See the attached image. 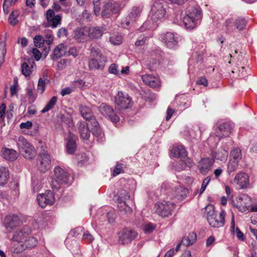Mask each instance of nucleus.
Wrapping results in <instances>:
<instances>
[{"instance_id":"1","label":"nucleus","mask_w":257,"mask_h":257,"mask_svg":"<svg viewBox=\"0 0 257 257\" xmlns=\"http://www.w3.org/2000/svg\"><path fill=\"white\" fill-rule=\"evenodd\" d=\"M203 213L206 215L209 224L212 227L218 228L224 226L225 223V212L221 210L218 215L216 213L212 205L206 206L203 210Z\"/></svg>"},{"instance_id":"2","label":"nucleus","mask_w":257,"mask_h":257,"mask_svg":"<svg viewBox=\"0 0 257 257\" xmlns=\"http://www.w3.org/2000/svg\"><path fill=\"white\" fill-rule=\"evenodd\" d=\"M54 176L52 178L51 186L53 191L59 190L63 184L68 183L69 174L63 168L60 166H56L53 170Z\"/></svg>"},{"instance_id":"3","label":"nucleus","mask_w":257,"mask_h":257,"mask_svg":"<svg viewBox=\"0 0 257 257\" xmlns=\"http://www.w3.org/2000/svg\"><path fill=\"white\" fill-rule=\"evenodd\" d=\"M90 57L88 65L90 69H102L104 67L107 61L106 57L98 49L92 48Z\"/></svg>"},{"instance_id":"4","label":"nucleus","mask_w":257,"mask_h":257,"mask_svg":"<svg viewBox=\"0 0 257 257\" xmlns=\"http://www.w3.org/2000/svg\"><path fill=\"white\" fill-rule=\"evenodd\" d=\"M201 11L196 8H191L183 18L182 22L186 29L192 30L195 28L198 21L201 18Z\"/></svg>"},{"instance_id":"5","label":"nucleus","mask_w":257,"mask_h":257,"mask_svg":"<svg viewBox=\"0 0 257 257\" xmlns=\"http://www.w3.org/2000/svg\"><path fill=\"white\" fill-rule=\"evenodd\" d=\"M17 145L21 154L27 159L35 157L36 153L34 148L22 136L19 138Z\"/></svg>"},{"instance_id":"6","label":"nucleus","mask_w":257,"mask_h":257,"mask_svg":"<svg viewBox=\"0 0 257 257\" xmlns=\"http://www.w3.org/2000/svg\"><path fill=\"white\" fill-rule=\"evenodd\" d=\"M115 108L118 110L128 109L132 106L131 98L127 93L119 91L114 97Z\"/></svg>"},{"instance_id":"7","label":"nucleus","mask_w":257,"mask_h":257,"mask_svg":"<svg viewBox=\"0 0 257 257\" xmlns=\"http://www.w3.org/2000/svg\"><path fill=\"white\" fill-rule=\"evenodd\" d=\"M164 2L163 0H156L153 3L151 11V19L154 22H157L163 19L165 14L166 11L164 7Z\"/></svg>"},{"instance_id":"8","label":"nucleus","mask_w":257,"mask_h":257,"mask_svg":"<svg viewBox=\"0 0 257 257\" xmlns=\"http://www.w3.org/2000/svg\"><path fill=\"white\" fill-rule=\"evenodd\" d=\"M31 230L28 226H24L22 229L15 231L11 239V251L12 252V249L14 245H18L23 243L28 235L31 234Z\"/></svg>"},{"instance_id":"9","label":"nucleus","mask_w":257,"mask_h":257,"mask_svg":"<svg viewBox=\"0 0 257 257\" xmlns=\"http://www.w3.org/2000/svg\"><path fill=\"white\" fill-rule=\"evenodd\" d=\"M38 244V240L30 234L28 235L23 243L18 245H14L12 252L14 253H20L27 249H32Z\"/></svg>"},{"instance_id":"10","label":"nucleus","mask_w":257,"mask_h":257,"mask_svg":"<svg viewBox=\"0 0 257 257\" xmlns=\"http://www.w3.org/2000/svg\"><path fill=\"white\" fill-rule=\"evenodd\" d=\"M51 159L48 152L41 151L37 158V165L38 170L41 172H46L51 168Z\"/></svg>"},{"instance_id":"11","label":"nucleus","mask_w":257,"mask_h":257,"mask_svg":"<svg viewBox=\"0 0 257 257\" xmlns=\"http://www.w3.org/2000/svg\"><path fill=\"white\" fill-rule=\"evenodd\" d=\"M156 212L162 217H168L171 215L175 208V204L172 202L163 201L156 204Z\"/></svg>"},{"instance_id":"12","label":"nucleus","mask_w":257,"mask_h":257,"mask_svg":"<svg viewBox=\"0 0 257 257\" xmlns=\"http://www.w3.org/2000/svg\"><path fill=\"white\" fill-rule=\"evenodd\" d=\"M231 123L227 121L219 120L216 124L215 135L219 139L224 137H228L232 130Z\"/></svg>"},{"instance_id":"13","label":"nucleus","mask_w":257,"mask_h":257,"mask_svg":"<svg viewBox=\"0 0 257 257\" xmlns=\"http://www.w3.org/2000/svg\"><path fill=\"white\" fill-rule=\"evenodd\" d=\"M138 235V233L134 230L124 228L119 233V243L123 245L130 243Z\"/></svg>"},{"instance_id":"14","label":"nucleus","mask_w":257,"mask_h":257,"mask_svg":"<svg viewBox=\"0 0 257 257\" xmlns=\"http://www.w3.org/2000/svg\"><path fill=\"white\" fill-rule=\"evenodd\" d=\"M47 23L45 24V27L55 28L61 24L62 16L60 15H56L54 10L49 9L46 13Z\"/></svg>"},{"instance_id":"15","label":"nucleus","mask_w":257,"mask_h":257,"mask_svg":"<svg viewBox=\"0 0 257 257\" xmlns=\"http://www.w3.org/2000/svg\"><path fill=\"white\" fill-rule=\"evenodd\" d=\"M37 200L39 205L42 208H44L47 205H52L55 201V198L53 193L50 190H47L44 194H39Z\"/></svg>"},{"instance_id":"16","label":"nucleus","mask_w":257,"mask_h":257,"mask_svg":"<svg viewBox=\"0 0 257 257\" xmlns=\"http://www.w3.org/2000/svg\"><path fill=\"white\" fill-rule=\"evenodd\" d=\"M163 42L167 47L170 49H175L178 46L179 37L177 34L167 32L162 36Z\"/></svg>"},{"instance_id":"17","label":"nucleus","mask_w":257,"mask_h":257,"mask_svg":"<svg viewBox=\"0 0 257 257\" xmlns=\"http://www.w3.org/2000/svg\"><path fill=\"white\" fill-rule=\"evenodd\" d=\"M99 110L102 115L108 117L112 122L115 123L119 120V116L114 113L110 106L102 103L99 107Z\"/></svg>"},{"instance_id":"18","label":"nucleus","mask_w":257,"mask_h":257,"mask_svg":"<svg viewBox=\"0 0 257 257\" xmlns=\"http://www.w3.org/2000/svg\"><path fill=\"white\" fill-rule=\"evenodd\" d=\"M21 224V221L17 215H10L5 218V225L9 231L19 226Z\"/></svg>"},{"instance_id":"19","label":"nucleus","mask_w":257,"mask_h":257,"mask_svg":"<svg viewBox=\"0 0 257 257\" xmlns=\"http://www.w3.org/2000/svg\"><path fill=\"white\" fill-rule=\"evenodd\" d=\"M234 182L238 186L240 189H245L249 186L248 175L242 172L236 174L234 179Z\"/></svg>"},{"instance_id":"20","label":"nucleus","mask_w":257,"mask_h":257,"mask_svg":"<svg viewBox=\"0 0 257 257\" xmlns=\"http://www.w3.org/2000/svg\"><path fill=\"white\" fill-rule=\"evenodd\" d=\"M251 202V200L249 196L246 194H242L237 199L236 207L240 211L244 212L248 209Z\"/></svg>"},{"instance_id":"21","label":"nucleus","mask_w":257,"mask_h":257,"mask_svg":"<svg viewBox=\"0 0 257 257\" xmlns=\"http://www.w3.org/2000/svg\"><path fill=\"white\" fill-rule=\"evenodd\" d=\"M214 160L209 158H205L201 159L198 164V169L203 175H206L211 169L214 163Z\"/></svg>"},{"instance_id":"22","label":"nucleus","mask_w":257,"mask_h":257,"mask_svg":"<svg viewBox=\"0 0 257 257\" xmlns=\"http://www.w3.org/2000/svg\"><path fill=\"white\" fill-rule=\"evenodd\" d=\"M77 137L75 135L69 132L66 138V145L67 153L69 154H73L76 150V142Z\"/></svg>"},{"instance_id":"23","label":"nucleus","mask_w":257,"mask_h":257,"mask_svg":"<svg viewBox=\"0 0 257 257\" xmlns=\"http://www.w3.org/2000/svg\"><path fill=\"white\" fill-rule=\"evenodd\" d=\"M142 80L143 82L149 86L156 88L160 86L159 79L151 74H145L142 76Z\"/></svg>"},{"instance_id":"24","label":"nucleus","mask_w":257,"mask_h":257,"mask_svg":"<svg viewBox=\"0 0 257 257\" xmlns=\"http://www.w3.org/2000/svg\"><path fill=\"white\" fill-rule=\"evenodd\" d=\"M88 28H77L74 31V38L79 42H83L88 36Z\"/></svg>"},{"instance_id":"25","label":"nucleus","mask_w":257,"mask_h":257,"mask_svg":"<svg viewBox=\"0 0 257 257\" xmlns=\"http://www.w3.org/2000/svg\"><path fill=\"white\" fill-rule=\"evenodd\" d=\"M2 155L8 161H14L18 158L17 152L13 149L5 148L2 150Z\"/></svg>"},{"instance_id":"26","label":"nucleus","mask_w":257,"mask_h":257,"mask_svg":"<svg viewBox=\"0 0 257 257\" xmlns=\"http://www.w3.org/2000/svg\"><path fill=\"white\" fill-rule=\"evenodd\" d=\"M79 110L81 116L87 120L92 118L93 116L91 109L85 104L79 105Z\"/></svg>"},{"instance_id":"27","label":"nucleus","mask_w":257,"mask_h":257,"mask_svg":"<svg viewBox=\"0 0 257 257\" xmlns=\"http://www.w3.org/2000/svg\"><path fill=\"white\" fill-rule=\"evenodd\" d=\"M88 37L91 39H99L103 33L102 29L98 27L88 28Z\"/></svg>"},{"instance_id":"28","label":"nucleus","mask_w":257,"mask_h":257,"mask_svg":"<svg viewBox=\"0 0 257 257\" xmlns=\"http://www.w3.org/2000/svg\"><path fill=\"white\" fill-rule=\"evenodd\" d=\"M10 178L9 169L6 167H0V186H4L7 184Z\"/></svg>"},{"instance_id":"29","label":"nucleus","mask_w":257,"mask_h":257,"mask_svg":"<svg viewBox=\"0 0 257 257\" xmlns=\"http://www.w3.org/2000/svg\"><path fill=\"white\" fill-rule=\"evenodd\" d=\"M171 152L173 157L177 158H185L187 155L186 150L182 146H178L173 148L171 150Z\"/></svg>"},{"instance_id":"30","label":"nucleus","mask_w":257,"mask_h":257,"mask_svg":"<svg viewBox=\"0 0 257 257\" xmlns=\"http://www.w3.org/2000/svg\"><path fill=\"white\" fill-rule=\"evenodd\" d=\"M78 130L80 138L83 140H88L90 136V131L88 126L84 123L80 122Z\"/></svg>"},{"instance_id":"31","label":"nucleus","mask_w":257,"mask_h":257,"mask_svg":"<svg viewBox=\"0 0 257 257\" xmlns=\"http://www.w3.org/2000/svg\"><path fill=\"white\" fill-rule=\"evenodd\" d=\"M142 11V9L141 8L137 7H134L128 16L129 21L126 22V24L128 25L130 23L136 21L140 16Z\"/></svg>"},{"instance_id":"32","label":"nucleus","mask_w":257,"mask_h":257,"mask_svg":"<svg viewBox=\"0 0 257 257\" xmlns=\"http://www.w3.org/2000/svg\"><path fill=\"white\" fill-rule=\"evenodd\" d=\"M66 48L63 44H59L57 46L53 51V54L51 56L53 60L59 58L66 53Z\"/></svg>"},{"instance_id":"33","label":"nucleus","mask_w":257,"mask_h":257,"mask_svg":"<svg viewBox=\"0 0 257 257\" xmlns=\"http://www.w3.org/2000/svg\"><path fill=\"white\" fill-rule=\"evenodd\" d=\"M212 157L216 160L225 161L228 157V152L223 148H220L216 152L212 153Z\"/></svg>"},{"instance_id":"34","label":"nucleus","mask_w":257,"mask_h":257,"mask_svg":"<svg viewBox=\"0 0 257 257\" xmlns=\"http://www.w3.org/2000/svg\"><path fill=\"white\" fill-rule=\"evenodd\" d=\"M189 193L188 189L180 186L175 191V197L178 200H183L188 196Z\"/></svg>"},{"instance_id":"35","label":"nucleus","mask_w":257,"mask_h":257,"mask_svg":"<svg viewBox=\"0 0 257 257\" xmlns=\"http://www.w3.org/2000/svg\"><path fill=\"white\" fill-rule=\"evenodd\" d=\"M242 158L241 151L239 148H234L230 152V159L239 162Z\"/></svg>"},{"instance_id":"36","label":"nucleus","mask_w":257,"mask_h":257,"mask_svg":"<svg viewBox=\"0 0 257 257\" xmlns=\"http://www.w3.org/2000/svg\"><path fill=\"white\" fill-rule=\"evenodd\" d=\"M231 232L232 233H234L236 232V236L238 239L240 240H243L244 239V235L243 233L240 230V229L236 227L235 230V222L234 220V216H232L231 220V225L230 227Z\"/></svg>"},{"instance_id":"37","label":"nucleus","mask_w":257,"mask_h":257,"mask_svg":"<svg viewBox=\"0 0 257 257\" xmlns=\"http://www.w3.org/2000/svg\"><path fill=\"white\" fill-rule=\"evenodd\" d=\"M246 21L243 18H238L234 22V27L238 30L241 31L244 29L246 26Z\"/></svg>"},{"instance_id":"38","label":"nucleus","mask_w":257,"mask_h":257,"mask_svg":"<svg viewBox=\"0 0 257 257\" xmlns=\"http://www.w3.org/2000/svg\"><path fill=\"white\" fill-rule=\"evenodd\" d=\"M117 207L119 210L124 213H130L132 211L131 207L126 205L125 201L117 200Z\"/></svg>"},{"instance_id":"39","label":"nucleus","mask_w":257,"mask_h":257,"mask_svg":"<svg viewBox=\"0 0 257 257\" xmlns=\"http://www.w3.org/2000/svg\"><path fill=\"white\" fill-rule=\"evenodd\" d=\"M57 97L56 96L52 97L49 101L44 108L41 110L42 113H45L51 110L56 104Z\"/></svg>"},{"instance_id":"40","label":"nucleus","mask_w":257,"mask_h":257,"mask_svg":"<svg viewBox=\"0 0 257 257\" xmlns=\"http://www.w3.org/2000/svg\"><path fill=\"white\" fill-rule=\"evenodd\" d=\"M239 162L229 159L227 165V172L229 174L235 172L238 166Z\"/></svg>"},{"instance_id":"41","label":"nucleus","mask_w":257,"mask_h":257,"mask_svg":"<svg viewBox=\"0 0 257 257\" xmlns=\"http://www.w3.org/2000/svg\"><path fill=\"white\" fill-rule=\"evenodd\" d=\"M124 5L121 6L119 5L118 3H114L107 4L106 5V8H109L110 10L111 11V14H116L118 13L120 10L122 8Z\"/></svg>"},{"instance_id":"42","label":"nucleus","mask_w":257,"mask_h":257,"mask_svg":"<svg viewBox=\"0 0 257 257\" xmlns=\"http://www.w3.org/2000/svg\"><path fill=\"white\" fill-rule=\"evenodd\" d=\"M6 52L7 50L5 42H0V67L5 61Z\"/></svg>"},{"instance_id":"43","label":"nucleus","mask_w":257,"mask_h":257,"mask_svg":"<svg viewBox=\"0 0 257 257\" xmlns=\"http://www.w3.org/2000/svg\"><path fill=\"white\" fill-rule=\"evenodd\" d=\"M92 133L95 137L97 138V141H99L100 142L104 141V135L99 126L98 127H96L94 130L93 129Z\"/></svg>"},{"instance_id":"44","label":"nucleus","mask_w":257,"mask_h":257,"mask_svg":"<svg viewBox=\"0 0 257 257\" xmlns=\"http://www.w3.org/2000/svg\"><path fill=\"white\" fill-rule=\"evenodd\" d=\"M234 21L232 18L227 19L223 24V27L226 32L232 31L233 30Z\"/></svg>"},{"instance_id":"45","label":"nucleus","mask_w":257,"mask_h":257,"mask_svg":"<svg viewBox=\"0 0 257 257\" xmlns=\"http://www.w3.org/2000/svg\"><path fill=\"white\" fill-rule=\"evenodd\" d=\"M71 60L70 59H63L58 62L57 68L59 70H62L69 66Z\"/></svg>"},{"instance_id":"46","label":"nucleus","mask_w":257,"mask_h":257,"mask_svg":"<svg viewBox=\"0 0 257 257\" xmlns=\"http://www.w3.org/2000/svg\"><path fill=\"white\" fill-rule=\"evenodd\" d=\"M72 87L74 90L77 88L82 89L85 86V82L82 79H78L71 83Z\"/></svg>"},{"instance_id":"47","label":"nucleus","mask_w":257,"mask_h":257,"mask_svg":"<svg viewBox=\"0 0 257 257\" xmlns=\"http://www.w3.org/2000/svg\"><path fill=\"white\" fill-rule=\"evenodd\" d=\"M109 41L111 43L117 45H119L122 42V37L119 34L113 35L109 38Z\"/></svg>"},{"instance_id":"48","label":"nucleus","mask_w":257,"mask_h":257,"mask_svg":"<svg viewBox=\"0 0 257 257\" xmlns=\"http://www.w3.org/2000/svg\"><path fill=\"white\" fill-rule=\"evenodd\" d=\"M22 73L25 76H29L32 71L30 68L29 65L27 62H24L21 65Z\"/></svg>"},{"instance_id":"49","label":"nucleus","mask_w":257,"mask_h":257,"mask_svg":"<svg viewBox=\"0 0 257 257\" xmlns=\"http://www.w3.org/2000/svg\"><path fill=\"white\" fill-rule=\"evenodd\" d=\"M35 89L34 84L29 85L26 89V92L27 95L30 99L32 100V101H34L36 99V96L34 95L33 91Z\"/></svg>"},{"instance_id":"50","label":"nucleus","mask_w":257,"mask_h":257,"mask_svg":"<svg viewBox=\"0 0 257 257\" xmlns=\"http://www.w3.org/2000/svg\"><path fill=\"white\" fill-rule=\"evenodd\" d=\"M45 36L46 40L45 42L48 45L51 44L54 40V37L53 36V32L51 30H46L45 31Z\"/></svg>"},{"instance_id":"51","label":"nucleus","mask_w":257,"mask_h":257,"mask_svg":"<svg viewBox=\"0 0 257 257\" xmlns=\"http://www.w3.org/2000/svg\"><path fill=\"white\" fill-rule=\"evenodd\" d=\"M34 42L35 45L37 47L40 48L43 46L44 43L45 42L44 38L41 35H36L34 38Z\"/></svg>"},{"instance_id":"52","label":"nucleus","mask_w":257,"mask_h":257,"mask_svg":"<svg viewBox=\"0 0 257 257\" xmlns=\"http://www.w3.org/2000/svg\"><path fill=\"white\" fill-rule=\"evenodd\" d=\"M118 200H123L126 201L130 199V195L127 192L124 190H121L119 191L118 193Z\"/></svg>"},{"instance_id":"53","label":"nucleus","mask_w":257,"mask_h":257,"mask_svg":"<svg viewBox=\"0 0 257 257\" xmlns=\"http://www.w3.org/2000/svg\"><path fill=\"white\" fill-rule=\"evenodd\" d=\"M45 89V82L42 78H39L37 90L38 93L42 94Z\"/></svg>"},{"instance_id":"54","label":"nucleus","mask_w":257,"mask_h":257,"mask_svg":"<svg viewBox=\"0 0 257 257\" xmlns=\"http://www.w3.org/2000/svg\"><path fill=\"white\" fill-rule=\"evenodd\" d=\"M89 122L86 124V126L89 127H90L91 129V131L93 129L96 128V127H98L99 124L96 120V119L93 116L92 118L88 119V120Z\"/></svg>"},{"instance_id":"55","label":"nucleus","mask_w":257,"mask_h":257,"mask_svg":"<svg viewBox=\"0 0 257 257\" xmlns=\"http://www.w3.org/2000/svg\"><path fill=\"white\" fill-rule=\"evenodd\" d=\"M108 72L111 74L118 75L119 73L118 65L115 63L111 64L108 68Z\"/></svg>"},{"instance_id":"56","label":"nucleus","mask_w":257,"mask_h":257,"mask_svg":"<svg viewBox=\"0 0 257 257\" xmlns=\"http://www.w3.org/2000/svg\"><path fill=\"white\" fill-rule=\"evenodd\" d=\"M74 89L71 85V86L64 88L62 89L60 92V94L62 96H64L67 95H69L71 94L73 91H74Z\"/></svg>"},{"instance_id":"57","label":"nucleus","mask_w":257,"mask_h":257,"mask_svg":"<svg viewBox=\"0 0 257 257\" xmlns=\"http://www.w3.org/2000/svg\"><path fill=\"white\" fill-rule=\"evenodd\" d=\"M123 164H117L113 170V176H115L122 172Z\"/></svg>"},{"instance_id":"58","label":"nucleus","mask_w":257,"mask_h":257,"mask_svg":"<svg viewBox=\"0 0 257 257\" xmlns=\"http://www.w3.org/2000/svg\"><path fill=\"white\" fill-rule=\"evenodd\" d=\"M147 40V37L144 36H140L135 43V45L137 46L143 45Z\"/></svg>"},{"instance_id":"59","label":"nucleus","mask_w":257,"mask_h":257,"mask_svg":"<svg viewBox=\"0 0 257 257\" xmlns=\"http://www.w3.org/2000/svg\"><path fill=\"white\" fill-rule=\"evenodd\" d=\"M32 52L36 60L38 61L41 59L42 54L37 48H33Z\"/></svg>"},{"instance_id":"60","label":"nucleus","mask_w":257,"mask_h":257,"mask_svg":"<svg viewBox=\"0 0 257 257\" xmlns=\"http://www.w3.org/2000/svg\"><path fill=\"white\" fill-rule=\"evenodd\" d=\"M155 229V226L152 223H148L144 225V230L146 233L152 232Z\"/></svg>"},{"instance_id":"61","label":"nucleus","mask_w":257,"mask_h":257,"mask_svg":"<svg viewBox=\"0 0 257 257\" xmlns=\"http://www.w3.org/2000/svg\"><path fill=\"white\" fill-rule=\"evenodd\" d=\"M18 14L17 13H16V14H15L14 12H12L10 15L9 20L11 24L13 25H15L17 23L16 19L18 16Z\"/></svg>"},{"instance_id":"62","label":"nucleus","mask_w":257,"mask_h":257,"mask_svg":"<svg viewBox=\"0 0 257 257\" xmlns=\"http://www.w3.org/2000/svg\"><path fill=\"white\" fill-rule=\"evenodd\" d=\"M94 8H93V11L94 13L96 16H97L99 15L100 9L99 7V4L98 2H96L93 3Z\"/></svg>"},{"instance_id":"63","label":"nucleus","mask_w":257,"mask_h":257,"mask_svg":"<svg viewBox=\"0 0 257 257\" xmlns=\"http://www.w3.org/2000/svg\"><path fill=\"white\" fill-rule=\"evenodd\" d=\"M83 239L91 242L93 240V238L91 234L87 231L84 233L83 236Z\"/></svg>"},{"instance_id":"64","label":"nucleus","mask_w":257,"mask_h":257,"mask_svg":"<svg viewBox=\"0 0 257 257\" xmlns=\"http://www.w3.org/2000/svg\"><path fill=\"white\" fill-rule=\"evenodd\" d=\"M68 54L69 55L76 57L78 55V52L76 48L71 47L68 51Z\"/></svg>"}]
</instances>
